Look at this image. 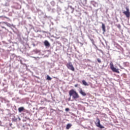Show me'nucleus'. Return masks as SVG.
<instances>
[{
	"label": "nucleus",
	"instance_id": "obj_1",
	"mask_svg": "<svg viewBox=\"0 0 130 130\" xmlns=\"http://www.w3.org/2000/svg\"><path fill=\"white\" fill-rule=\"evenodd\" d=\"M69 95L70 97H73V99H78L80 98V95H79V94L77 92V91H75L74 89H71L69 91Z\"/></svg>",
	"mask_w": 130,
	"mask_h": 130
},
{
	"label": "nucleus",
	"instance_id": "obj_2",
	"mask_svg": "<svg viewBox=\"0 0 130 130\" xmlns=\"http://www.w3.org/2000/svg\"><path fill=\"white\" fill-rule=\"evenodd\" d=\"M66 67L68 68L69 70H70L72 72H75V67H74V66L73 64H72V62H69L67 64Z\"/></svg>",
	"mask_w": 130,
	"mask_h": 130
},
{
	"label": "nucleus",
	"instance_id": "obj_3",
	"mask_svg": "<svg viewBox=\"0 0 130 130\" xmlns=\"http://www.w3.org/2000/svg\"><path fill=\"white\" fill-rule=\"evenodd\" d=\"M110 66L111 70H112L113 72L114 73H117V74H119V71L118 69H116V68H114V66H113V63L112 62H110Z\"/></svg>",
	"mask_w": 130,
	"mask_h": 130
},
{
	"label": "nucleus",
	"instance_id": "obj_4",
	"mask_svg": "<svg viewBox=\"0 0 130 130\" xmlns=\"http://www.w3.org/2000/svg\"><path fill=\"white\" fill-rule=\"evenodd\" d=\"M95 124L96 126L98 127H100V128H105L104 126H102V125H101V124H100V119H99V118L96 119Z\"/></svg>",
	"mask_w": 130,
	"mask_h": 130
},
{
	"label": "nucleus",
	"instance_id": "obj_5",
	"mask_svg": "<svg viewBox=\"0 0 130 130\" xmlns=\"http://www.w3.org/2000/svg\"><path fill=\"white\" fill-rule=\"evenodd\" d=\"M126 11L123 12V14H124L126 17V18H129L130 17V12L129 9H128L127 7H126Z\"/></svg>",
	"mask_w": 130,
	"mask_h": 130
},
{
	"label": "nucleus",
	"instance_id": "obj_6",
	"mask_svg": "<svg viewBox=\"0 0 130 130\" xmlns=\"http://www.w3.org/2000/svg\"><path fill=\"white\" fill-rule=\"evenodd\" d=\"M79 93L82 95V96H86V95H87L86 93H85V92L84 91H83V90L82 89V88L80 89V91H79Z\"/></svg>",
	"mask_w": 130,
	"mask_h": 130
},
{
	"label": "nucleus",
	"instance_id": "obj_7",
	"mask_svg": "<svg viewBox=\"0 0 130 130\" xmlns=\"http://www.w3.org/2000/svg\"><path fill=\"white\" fill-rule=\"evenodd\" d=\"M44 43V45L48 47H49V46H50V44L49 43V42H48L47 40L45 41Z\"/></svg>",
	"mask_w": 130,
	"mask_h": 130
},
{
	"label": "nucleus",
	"instance_id": "obj_8",
	"mask_svg": "<svg viewBox=\"0 0 130 130\" xmlns=\"http://www.w3.org/2000/svg\"><path fill=\"white\" fill-rule=\"evenodd\" d=\"M102 28L103 32H106V27L105 26V24L104 23H102Z\"/></svg>",
	"mask_w": 130,
	"mask_h": 130
},
{
	"label": "nucleus",
	"instance_id": "obj_9",
	"mask_svg": "<svg viewBox=\"0 0 130 130\" xmlns=\"http://www.w3.org/2000/svg\"><path fill=\"white\" fill-rule=\"evenodd\" d=\"M72 127V124L71 123H69L67 125L66 129H70Z\"/></svg>",
	"mask_w": 130,
	"mask_h": 130
},
{
	"label": "nucleus",
	"instance_id": "obj_10",
	"mask_svg": "<svg viewBox=\"0 0 130 130\" xmlns=\"http://www.w3.org/2000/svg\"><path fill=\"white\" fill-rule=\"evenodd\" d=\"M19 112L21 113L22 111H24V107H21L18 108Z\"/></svg>",
	"mask_w": 130,
	"mask_h": 130
},
{
	"label": "nucleus",
	"instance_id": "obj_11",
	"mask_svg": "<svg viewBox=\"0 0 130 130\" xmlns=\"http://www.w3.org/2000/svg\"><path fill=\"white\" fill-rule=\"evenodd\" d=\"M82 84L83 85H84V86H89V84L86 82L85 80H82Z\"/></svg>",
	"mask_w": 130,
	"mask_h": 130
},
{
	"label": "nucleus",
	"instance_id": "obj_12",
	"mask_svg": "<svg viewBox=\"0 0 130 130\" xmlns=\"http://www.w3.org/2000/svg\"><path fill=\"white\" fill-rule=\"evenodd\" d=\"M47 80H48L49 81H51L52 78L51 77H50L49 75H47Z\"/></svg>",
	"mask_w": 130,
	"mask_h": 130
},
{
	"label": "nucleus",
	"instance_id": "obj_13",
	"mask_svg": "<svg viewBox=\"0 0 130 130\" xmlns=\"http://www.w3.org/2000/svg\"><path fill=\"white\" fill-rule=\"evenodd\" d=\"M98 62H99L100 63H101V60L99 58L98 59Z\"/></svg>",
	"mask_w": 130,
	"mask_h": 130
},
{
	"label": "nucleus",
	"instance_id": "obj_14",
	"mask_svg": "<svg viewBox=\"0 0 130 130\" xmlns=\"http://www.w3.org/2000/svg\"><path fill=\"white\" fill-rule=\"evenodd\" d=\"M127 63V62H125L123 63V64L124 66V67H126V64Z\"/></svg>",
	"mask_w": 130,
	"mask_h": 130
},
{
	"label": "nucleus",
	"instance_id": "obj_15",
	"mask_svg": "<svg viewBox=\"0 0 130 130\" xmlns=\"http://www.w3.org/2000/svg\"><path fill=\"white\" fill-rule=\"evenodd\" d=\"M69 110H70V109H69L68 108L66 109V111H69Z\"/></svg>",
	"mask_w": 130,
	"mask_h": 130
},
{
	"label": "nucleus",
	"instance_id": "obj_16",
	"mask_svg": "<svg viewBox=\"0 0 130 130\" xmlns=\"http://www.w3.org/2000/svg\"><path fill=\"white\" fill-rule=\"evenodd\" d=\"M78 84H75V87L76 88H77V87H78Z\"/></svg>",
	"mask_w": 130,
	"mask_h": 130
},
{
	"label": "nucleus",
	"instance_id": "obj_17",
	"mask_svg": "<svg viewBox=\"0 0 130 130\" xmlns=\"http://www.w3.org/2000/svg\"><path fill=\"white\" fill-rule=\"evenodd\" d=\"M100 51L103 54V51L102 50H100Z\"/></svg>",
	"mask_w": 130,
	"mask_h": 130
},
{
	"label": "nucleus",
	"instance_id": "obj_18",
	"mask_svg": "<svg viewBox=\"0 0 130 130\" xmlns=\"http://www.w3.org/2000/svg\"><path fill=\"white\" fill-rule=\"evenodd\" d=\"M4 18H5L6 19H9V18H8V17H7L6 16H5Z\"/></svg>",
	"mask_w": 130,
	"mask_h": 130
},
{
	"label": "nucleus",
	"instance_id": "obj_19",
	"mask_svg": "<svg viewBox=\"0 0 130 130\" xmlns=\"http://www.w3.org/2000/svg\"><path fill=\"white\" fill-rule=\"evenodd\" d=\"M31 57H32V58H36V57H34V56H32Z\"/></svg>",
	"mask_w": 130,
	"mask_h": 130
},
{
	"label": "nucleus",
	"instance_id": "obj_20",
	"mask_svg": "<svg viewBox=\"0 0 130 130\" xmlns=\"http://www.w3.org/2000/svg\"><path fill=\"white\" fill-rule=\"evenodd\" d=\"M3 23H4V24H7V22H4Z\"/></svg>",
	"mask_w": 130,
	"mask_h": 130
},
{
	"label": "nucleus",
	"instance_id": "obj_21",
	"mask_svg": "<svg viewBox=\"0 0 130 130\" xmlns=\"http://www.w3.org/2000/svg\"><path fill=\"white\" fill-rule=\"evenodd\" d=\"M70 100H71V96H70V98L69 99V101H70Z\"/></svg>",
	"mask_w": 130,
	"mask_h": 130
},
{
	"label": "nucleus",
	"instance_id": "obj_22",
	"mask_svg": "<svg viewBox=\"0 0 130 130\" xmlns=\"http://www.w3.org/2000/svg\"><path fill=\"white\" fill-rule=\"evenodd\" d=\"M2 28H3V29H5V26H2Z\"/></svg>",
	"mask_w": 130,
	"mask_h": 130
},
{
	"label": "nucleus",
	"instance_id": "obj_23",
	"mask_svg": "<svg viewBox=\"0 0 130 130\" xmlns=\"http://www.w3.org/2000/svg\"><path fill=\"white\" fill-rule=\"evenodd\" d=\"M0 18H3V16H0Z\"/></svg>",
	"mask_w": 130,
	"mask_h": 130
},
{
	"label": "nucleus",
	"instance_id": "obj_24",
	"mask_svg": "<svg viewBox=\"0 0 130 130\" xmlns=\"http://www.w3.org/2000/svg\"><path fill=\"white\" fill-rule=\"evenodd\" d=\"M120 68L121 69H122V68H121V67H120Z\"/></svg>",
	"mask_w": 130,
	"mask_h": 130
}]
</instances>
